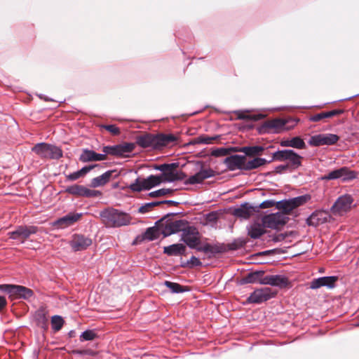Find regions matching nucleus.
<instances>
[{"mask_svg": "<svg viewBox=\"0 0 359 359\" xmlns=\"http://www.w3.org/2000/svg\"><path fill=\"white\" fill-rule=\"evenodd\" d=\"M252 210L246 208H240L236 210L235 215L238 217L248 219L250 217Z\"/></svg>", "mask_w": 359, "mask_h": 359, "instance_id": "42", "label": "nucleus"}, {"mask_svg": "<svg viewBox=\"0 0 359 359\" xmlns=\"http://www.w3.org/2000/svg\"><path fill=\"white\" fill-rule=\"evenodd\" d=\"M238 118L241 120H245V119H254L252 116L249 115H246L243 114V112H238Z\"/></svg>", "mask_w": 359, "mask_h": 359, "instance_id": "54", "label": "nucleus"}, {"mask_svg": "<svg viewBox=\"0 0 359 359\" xmlns=\"http://www.w3.org/2000/svg\"><path fill=\"white\" fill-rule=\"evenodd\" d=\"M288 278L283 275L265 276L262 280V285H269L278 287H285L289 285Z\"/></svg>", "mask_w": 359, "mask_h": 359, "instance_id": "17", "label": "nucleus"}, {"mask_svg": "<svg viewBox=\"0 0 359 359\" xmlns=\"http://www.w3.org/2000/svg\"><path fill=\"white\" fill-rule=\"evenodd\" d=\"M302 156L291 149L278 151L273 154V160L289 161L292 165L295 168L301 165Z\"/></svg>", "mask_w": 359, "mask_h": 359, "instance_id": "10", "label": "nucleus"}, {"mask_svg": "<svg viewBox=\"0 0 359 359\" xmlns=\"http://www.w3.org/2000/svg\"><path fill=\"white\" fill-rule=\"evenodd\" d=\"M324 213L321 212L313 213L308 219V223L309 225H318L319 223H323L327 221L326 217L322 218Z\"/></svg>", "mask_w": 359, "mask_h": 359, "instance_id": "34", "label": "nucleus"}, {"mask_svg": "<svg viewBox=\"0 0 359 359\" xmlns=\"http://www.w3.org/2000/svg\"><path fill=\"white\" fill-rule=\"evenodd\" d=\"M353 203V199L351 195L341 196L332 206L331 211L335 215H342L350 210Z\"/></svg>", "mask_w": 359, "mask_h": 359, "instance_id": "7", "label": "nucleus"}, {"mask_svg": "<svg viewBox=\"0 0 359 359\" xmlns=\"http://www.w3.org/2000/svg\"><path fill=\"white\" fill-rule=\"evenodd\" d=\"M161 233V231L158 228L154 226L149 227L143 234V239L152 241L158 238Z\"/></svg>", "mask_w": 359, "mask_h": 359, "instance_id": "31", "label": "nucleus"}, {"mask_svg": "<svg viewBox=\"0 0 359 359\" xmlns=\"http://www.w3.org/2000/svg\"><path fill=\"white\" fill-rule=\"evenodd\" d=\"M102 195V192L98 190H94L88 189L86 187H84L83 189V197H88V198H96L99 197Z\"/></svg>", "mask_w": 359, "mask_h": 359, "instance_id": "43", "label": "nucleus"}, {"mask_svg": "<svg viewBox=\"0 0 359 359\" xmlns=\"http://www.w3.org/2000/svg\"><path fill=\"white\" fill-rule=\"evenodd\" d=\"M212 138L210 137H200L198 142L203 144H210L211 142Z\"/></svg>", "mask_w": 359, "mask_h": 359, "instance_id": "56", "label": "nucleus"}, {"mask_svg": "<svg viewBox=\"0 0 359 359\" xmlns=\"http://www.w3.org/2000/svg\"><path fill=\"white\" fill-rule=\"evenodd\" d=\"M341 168L332 170L327 175L323 177V180H337L340 179L341 174Z\"/></svg>", "mask_w": 359, "mask_h": 359, "instance_id": "44", "label": "nucleus"}, {"mask_svg": "<svg viewBox=\"0 0 359 359\" xmlns=\"http://www.w3.org/2000/svg\"><path fill=\"white\" fill-rule=\"evenodd\" d=\"M79 160L83 163L101 161L105 160V154H97L93 150L84 149L80 155Z\"/></svg>", "mask_w": 359, "mask_h": 359, "instance_id": "21", "label": "nucleus"}, {"mask_svg": "<svg viewBox=\"0 0 359 359\" xmlns=\"http://www.w3.org/2000/svg\"><path fill=\"white\" fill-rule=\"evenodd\" d=\"M245 156L242 155H231L224 160L226 168L231 171L244 170Z\"/></svg>", "mask_w": 359, "mask_h": 359, "instance_id": "16", "label": "nucleus"}, {"mask_svg": "<svg viewBox=\"0 0 359 359\" xmlns=\"http://www.w3.org/2000/svg\"><path fill=\"white\" fill-rule=\"evenodd\" d=\"M291 139L285 140L280 142V146L291 147Z\"/></svg>", "mask_w": 359, "mask_h": 359, "instance_id": "57", "label": "nucleus"}, {"mask_svg": "<svg viewBox=\"0 0 359 359\" xmlns=\"http://www.w3.org/2000/svg\"><path fill=\"white\" fill-rule=\"evenodd\" d=\"M178 166V163H172L170 164H161L158 165L156 169L163 172V173H166L170 168H176Z\"/></svg>", "mask_w": 359, "mask_h": 359, "instance_id": "46", "label": "nucleus"}, {"mask_svg": "<svg viewBox=\"0 0 359 359\" xmlns=\"http://www.w3.org/2000/svg\"><path fill=\"white\" fill-rule=\"evenodd\" d=\"M114 172V170H108L102 175L93 178L91 180V187L95 188L104 186L110 180Z\"/></svg>", "mask_w": 359, "mask_h": 359, "instance_id": "26", "label": "nucleus"}, {"mask_svg": "<svg viewBox=\"0 0 359 359\" xmlns=\"http://www.w3.org/2000/svg\"><path fill=\"white\" fill-rule=\"evenodd\" d=\"M39 228L32 225H21L16 227L15 231L8 232L9 238L18 240L20 243H24L32 235L36 233Z\"/></svg>", "mask_w": 359, "mask_h": 359, "instance_id": "6", "label": "nucleus"}, {"mask_svg": "<svg viewBox=\"0 0 359 359\" xmlns=\"http://www.w3.org/2000/svg\"><path fill=\"white\" fill-rule=\"evenodd\" d=\"M102 223L107 228H119L132 224V216L126 212L109 207L100 212Z\"/></svg>", "mask_w": 359, "mask_h": 359, "instance_id": "1", "label": "nucleus"}, {"mask_svg": "<svg viewBox=\"0 0 359 359\" xmlns=\"http://www.w3.org/2000/svg\"><path fill=\"white\" fill-rule=\"evenodd\" d=\"M182 241L190 248L197 250L200 244L199 232L197 229L194 226H185L182 231Z\"/></svg>", "mask_w": 359, "mask_h": 359, "instance_id": "8", "label": "nucleus"}, {"mask_svg": "<svg viewBox=\"0 0 359 359\" xmlns=\"http://www.w3.org/2000/svg\"><path fill=\"white\" fill-rule=\"evenodd\" d=\"M343 112H344V111L341 109H334V110H332L330 111L321 112V113L315 114L313 116H311L309 118V120L311 121L318 122V121H321L323 118H328L333 117L334 116L339 115V114H342Z\"/></svg>", "mask_w": 359, "mask_h": 359, "instance_id": "29", "label": "nucleus"}, {"mask_svg": "<svg viewBox=\"0 0 359 359\" xmlns=\"http://www.w3.org/2000/svg\"><path fill=\"white\" fill-rule=\"evenodd\" d=\"M32 151L43 158L59 159L62 156L60 147L43 142L36 144Z\"/></svg>", "mask_w": 359, "mask_h": 359, "instance_id": "3", "label": "nucleus"}, {"mask_svg": "<svg viewBox=\"0 0 359 359\" xmlns=\"http://www.w3.org/2000/svg\"><path fill=\"white\" fill-rule=\"evenodd\" d=\"M215 172L211 168H202L195 175L190 176L184 181V184H196L202 183L205 180L215 176Z\"/></svg>", "mask_w": 359, "mask_h": 359, "instance_id": "14", "label": "nucleus"}, {"mask_svg": "<svg viewBox=\"0 0 359 359\" xmlns=\"http://www.w3.org/2000/svg\"><path fill=\"white\" fill-rule=\"evenodd\" d=\"M79 337H99L95 330H87L83 332Z\"/></svg>", "mask_w": 359, "mask_h": 359, "instance_id": "50", "label": "nucleus"}, {"mask_svg": "<svg viewBox=\"0 0 359 359\" xmlns=\"http://www.w3.org/2000/svg\"><path fill=\"white\" fill-rule=\"evenodd\" d=\"M172 190L170 189H161L149 194V196L152 198L159 197L172 193Z\"/></svg>", "mask_w": 359, "mask_h": 359, "instance_id": "45", "label": "nucleus"}, {"mask_svg": "<svg viewBox=\"0 0 359 359\" xmlns=\"http://www.w3.org/2000/svg\"><path fill=\"white\" fill-rule=\"evenodd\" d=\"M82 213L70 212L65 216L59 218L53 223V226L58 229H65L73 225L75 222L80 219Z\"/></svg>", "mask_w": 359, "mask_h": 359, "instance_id": "15", "label": "nucleus"}, {"mask_svg": "<svg viewBox=\"0 0 359 359\" xmlns=\"http://www.w3.org/2000/svg\"><path fill=\"white\" fill-rule=\"evenodd\" d=\"M186 248L183 244H172L163 248V252L169 256H177L185 252Z\"/></svg>", "mask_w": 359, "mask_h": 359, "instance_id": "27", "label": "nucleus"}, {"mask_svg": "<svg viewBox=\"0 0 359 359\" xmlns=\"http://www.w3.org/2000/svg\"><path fill=\"white\" fill-rule=\"evenodd\" d=\"M162 183L160 175H149L145 179L137 178L128 187L134 192H140L143 190H149Z\"/></svg>", "mask_w": 359, "mask_h": 359, "instance_id": "5", "label": "nucleus"}, {"mask_svg": "<svg viewBox=\"0 0 359 359\" xmlns=\"http://www.w3.org/2000/svg\"><path fill=\"white\" fill-rule=\"evenodd\" d=\"M197 250L200 252H203L205 253H210V254H218L222 253L226 251V247L224 244L221 243H215V244H210V243H205L202 246H199L197 248Z\"/></svg>", "mask_w": 359, "mask_h": 359, "instance_id": "24", "label": "nucleus"}, {"mask_svg": "<svg viewBox=\"0 0 359 359\" xmlns=\"http://www.w3.org/2000/svg\"><path fill=\"white\" fill-rule=\"evenodd\" d=\"M264 147L262 146H253V147H244L240 149L238 151L245 153L247 156H255L259 154L264 151ZM237 151L236 149H233Z\"/></svg>", "mask_w": 359, "mask_h": 359, "instance_id": "32", "label": "nucleus"}, {"mask_svg": "<svg viewBox=\"0 0 359 359\" xmlns=\"http://www.w3.org/2000/svg\"><path fill=\"white\" fill-rule=\"evenodd\" d=\"M356 325H359V323L356 324Z\"/></svg>", "mask_w": 359, "mask_h": 359, "instance_id": "63", "label": "nucleus"}, {"mask_svg": "<svg viewBox=\"0 0 359 359\" xmlns=\"http://www.w3.org/2000/svg\"><path fill=\"white\" fill-rule=\"evenodd\" d=\"M341 174L340 175V179L343 182H346L349 180H352L357 177V173L355 171L351 170L347 167H342L341 168Z\"/></svg>", "mask_w": 359, "mask_h": 359, "instance_id": "33", "label": "nucleus"}, {"mask_svg": "<svg viewBox=\"0 0 359 359\" xmlns=\"http://www.w3.org/2000/svg\"><path fill=\"white\" fill-rule=\"evenodd\" d=\"M309 199V196L307 195L301 196L291 198L294 208H296L303 204H304Z\"/></svg>", "mask_w": 359, "mask_h": 359, "instance_id": "40", "label": "nucleus"}, {"mask_svg": "<svg viewBox=\"0 0 359 359\" xmlns=\"http://www.w3.org/2000/svg\"><path fill=\"white\" fill-rule=\"evenodd\" d=\"M276 206L278 209L283 210L285 212L284 214L289 213L294 209L291 199L278 201L276 203Z\"/></svg>", "mask_w": 359, "mask_h": 359, "instance_id": "36", "label": "nucleus"}, {"mask_svg": "<svg viewBox=\"0 0 359 359\" xmlns=\"http://www.w3.org/2000/svg\"><path fill=\"white\" fill-rule=\"evenodd\" d=\"M96 165H91L88 166L83 167L81 170H79V172L81 173V176H84L86 174H87L88 172H90L92 169H93L95 167H96Z\"/></svg>", "mask_w": 359, "mask_h": 359, "instance_id": "52", "label": "nucleus"}, {"mask_svg": "<svg viewBox=\"0 0 359 359\" xmlns=\"http://www.w3.org/2000/svg\"><path fill=\"white\" fill-rule=\"evenodd\" d=\"M102 127L113 135H118L120 133L119 128H117L115 125H105Z\"/></svg>", "mask_w": 359, "mask_h": 359, "instance_id": "48", "label": "nucleus"}, {"mask_svg": "<svg viewBox=\"0 0 359 359\" xmlns=\"http://www.w3.org/2000/svg\"><path fill=\"white\" fill-rule=\"evenodd\" d=\"M135 145L133 143H125L123 144H117L114 146H106L103 147V154L107 155H112L116 156H123L126 154L133 151Z\"/></svg>", "mask_w": 359, "mask_h": 359, "instance_id": "12", "label": "nucleus"}, {"mask_svg": "<svg viewBox=\"0 0 359 359\" xmlns=\"http://www.w3.org/2000/svg\"><path fill=\"white\" fill-rule=\"evenodd\" d=\"M164 284L173 293H181V292H183L185 291V290L183 289V287L177 283H172V282L166 280V281H165Z\"/></svg>", "mask_w": 359, "mask_h": 359, "instance_id": "38", "label": "nucleus"}, {"mask_svg": "<svg viewBox=\"0 0 359 359\" xmlns=\"http://www.w3.org/2000/svg\"><path fill=\"white\" fill-rule=\"evenodd\" d=\"M339 137L335 134H318L311 137L309 144L312 147L333 145L338 142Z\"/></svg>", "mask_w": 359, "mask_h": 359, "instance_id": "11", "label": "nucleus"}, {"mask_svg": "<svg viewBox=\"0 0 359 359\" xmlns=\"http://www.w3.org/2000/svg\"><path fill=\"white\" fill-rule=\"evenodd\" d=\"M0 290L8 293L11 299H29L34 295L31 289L22 285L3 284L0 285Z\"/></svg>", "mask_w": 359, "mask_h": 359, "instance_id": "4", "label": "nucleus"}, {"mask_svg": "<svg viewBox=\"0 0 359 359\" xmlns=\"http://www.w3.org/2000/svg\"><path fill=\"white\" fill-rule=\"evenodd\" d=\"M84 186L74 184L66 188L65 192L74 196H83Z\"/></svg>", "mask_w": 359, "mask_h": 359, "instance_id": "37", "label": "nucleus"}, {"mask_svg": "<svg viewBox=\"0 0 359 359\" xmlns=\"http://www.w3.org/2000/svg\"><path fill=\"white\" fill-rule=\"evenodd\" d=\"M276 202L273 200H266L263 201L260 205L259 208L262 209L271 208L275 205Z\"/></svg>", "mask_w": 359, "mask_h": 359, "instance_id": "51", "label": "nucleus"}, {"mask_svg": "<svg viewBox=\"0 0 359 359\" xmlns=\"http://www.w3.org/2000/svg\"><path fill=\"white\" fill-rule=\"evenodd\" d=\"M160 204H163V202L156 201V202H151V203H147L144 205H142L139 209L138 212L144 214L148 212H149L154 207L157 206Z\"/></svg>", "mask_w": 359, "mask_h": 359, "instance_id": "39", "label": "nucleus"}, {"mask_svg": "<svg viewBox=\"0 0 359 359\" xmlns=\"http://www.w3.org/2000/svg\"><path fill=\"white\" fill-rule=\"evenodd\" d=\"M77 352L79 353H84L86 351H77Z\"/></svg>", "mask_w": 359, "mask_h": 359, "instance_id": "60", "label": "nucleus"}, {"mask_svg": "<svg viewBox=\"0 0 359 359\" xmlns=\"http://www.w3.org/2000/svg\"><path fill=\"white\" fill-rule=\"evenodd\" d=\"M291 147L296 149H304L306 147L305 142L299 137H294L291 138Z\"/></svg>", "mask_w": 359, "mask_h": 359, "instance_id": "41", "label": "nucleus"}, {"mask_svg": "<svg viewBox=\"0 0 359 359\" xmlns=\"http://www.w3.org/2000/svg\"><path fill=\"white\" fill-rule=\"evenodd\" d=\"M270 287H262L255 290L247 299L250 304H260L266 302L276 295Z\"/></svg>", "mask_w": 359, "mask_h": 359, "instance_id": "9", "label": "nucleus"}, {"mask_svg": "<svg viewBox=\"0 0 359 359\" xmlns=\"http://www.w3.org/2000/svg\"><path fill=\"white\" fill-rule=\"evenodd\" d=\"M285 167V166H282L280 167V169H284Z\"/></svg>", "mask_w": 359, "mask_h": 359, "instance_id": "62", "label": "nucleus"}, {"mask_svg": "<svg viewBox=\"0 0 359 359\" xmlns=\"http://www.w3.org/2000/svg\"><path fill=\"white\" fill-rule=\"evenodd\" d=\"M266 162V160L262 158H255L254 159L250 160L249 161H246L245 159L244 170H250L257 168L262 165H265Z\"/></svg>", "mask_w": 359, "mask_h": 359, "instance_id": "30", "label": "nucleus"}, {"mask_svg": "<svg viewBox=\"0 0 359 359\" xmlns=\"http://www.w3.org/2000/svg\"><path fill=\"white\" fill-rule=\"evenodd\" d=\"M186 224L184 220H175L167 223L162 229L161 233L164 237H167L171 234L182 231Z\"/></svg>", "mask_w": 359, "mask_h": 359, "instance_id": "20", "label": "nucleus"}, {"mask_svg": "<svg viewBox=\"0 0 359 359\" xmlns=\"http://www.w3.org/2000/svg\"><path fill=\"white\" fill-rule=\"evenodd\" d=\"M338 278L337 276H324L318 278L313 279L310 284V288L318 289L321 287H327L328 288H333Z\"/></svg>", "mask_w": 359, "mask_h": 359, "instance_id": "19", "label": "nucleus"}, {"mask_svg": "<svg viewBox=\"0 0 359 359\" xmlns=\"http://www.w3.org/2000/svg\"><path fill=\"white\" fill-rule=\"evenodd\" d=\"M64 320L63 318L57 315L53 316L51 318V328L54 331V332H56L61 330L64 325Z\"/></svg>", "mask_w": 359, "mask_h": 359, "instance_id": "35", "label": "nucleus"}, {"mask_svg": "<svg viewBox=\"0 0 359 359\" xmlns=\"http://www.w3.org/2000/svg\"><path fill=\"white\" fill-rule=\"evenodd\" d=\"M92 244V240L83 235L76 234L70 241V246L74 251L86 250Z\"/></svg>", "mask_w": 359, "mask_h": 359, "instance_id": "18", "label": "nucleus"}, {"mask_svg": "<svg viewBox=\"0 0 359 359\" xmlns=\"http://www.w3.org/2000/svg\"><path fill=\"white\" fill-rule=\"evenodd\" d=\"M84 339L86 340H88V339H93V338H88V337H86V338H83Z\"/></svg>", "mask_w": 359, "mask_h": 359, "instance_id": "61", "label": "nucleus"}, {"mask_svg": "<svg viewBox=\"0 0 359 359\" xmlns=\"http://www.w3.org/2000/svg\"><path fill=\"white\" fill-rule=\"evenodd\" d=\"M248 233L252 238H259L265 233L264 226L259 223H253L248 227Z\"/></svg>", "mask_w": 359, "mask_h": 359, "instance_id": "28", "label": "nucleus"}, {"mask_svg": "<svg viewBox=\"0 0 359 359\" xmlns=\"http://www.w3.org/2000/svg\"><path fill=\"white\" fill-rule=\"evenodd\" d=\"M287 217L283 212H276L266 215L262 219L264 226L271 229H278L287 222Z\"/></svg>", "mask_w": 359, "mask_h": 359, "instance_id": "13", "label": "nucleus"}, {"mask_svg": "<svg viewBox=\"0 0 359 359\" xmlns=\"http://www.w3.org/2000/svg\"><path fill=\"white\" fill-rule=\"evenodd\" d=\"M74 331L73 330H71L69 332V337H73V335L74 334Z\"/></svg>", "mask_w": 359, "mask_h": 359, "instance_id": "59", "label": "nucleus"}, {"mask_svg": "<svg viewBox=\"0 0 359 359\" xmlns=\"http://www.w3.org/2000/svg\"><path fill=\"white\" fill-rule=\"evenodd\" d=\"M163 203H167V204H169V205H177L178 204L177 202L176 201H162Z\"/></svg>", "mask_w": 359, "mask_h": 359, "instance_id": "58", "label": "nucleus"}, {"mask_svg": "<svg viewBox=\"0 0 359 359\" xmlns=\"http://www.w3.org/2000/svg\"><path fill=\"white\" fill-rule=\"evenodd\" d=\"M285 121L282 119L276 118L266 122L263 126V129L267 131V133H280L284 130L285 126Z\"/></svg>", "mask_w": 359, "mask_h": 359, "instance_id": "22", "label": "nucleus"}, {"mask_svg": "<svg viewBox=\"0 0 359 359\" xmlns=\"http://www.w3.org/2000/svg\"><path fill=\"white\" fill-rule=\"evenodd\" d=\"M263 271H257L248 273L243 279V283H258L262 285V280L264 279Z\"/></svg>", "mask_w": 359, "mask_h": 359, "instance_id": "25", "label": "nucleus"}, {"mask_svg": "<svg viewBox=\"0 0 359 359\" xmlns=\"http://www.w3.org/2000/svg\"><path fill=\"white\" fill-rule=\"evenodd\" d=\"M81 177L79 170L66 175V178L69 181H75Z\"/></svg>", "mask_w": 359, "mask_h": 359, "instance_id": "49", "label": "nucleus"}, {"mask_svg": "<svg viewBox=\"0 0 359 359\" xmlns=\"http://www.w3.org/2000/svg\"><path fill=\"white\" fill-rule=\"evenodd\" d=\"M189 262L194 265V266H201V262L196 257L194 256H192L191 258H190V261Z\"/></svg>", "mask_w": 359, "mask_h": 359, "instance_id": "53", "label": "nucleus"}, {"mask_svg": "<svg viewBox=\"0 0 359 359\" xmlns=\"http://www.w3.org/2000/svg\"><path fill=\"white\" fill-rule=\"evenodd\" d=\"M177 137L172 134L153 135L146 133L137 137V144L142 148L159 149L171 142H175Z\"/></svg>", "mask_w": 359, "mask_h": 359, "instance_id": "2", "label": "nucleus"}, {"mask_svg": "<svg viewBox=\"0 0 359 359\" xmlns=\"http://www.w3.org/2000/svg\"><path fill=\"white\" fill-rule=\"evenodd\" d=\"M7 301L3 296H0V311H2L6 306Z\"/></svg>", "mask_w": 359, "mask_h": 359, "instance_id": "55", "label": "nucleus"}, {"mask_svg": "<svg viewBox=\"0 0 359 359\" xmlns=\"http://www.w3.org/2000/svg\"><path fill=\"white\" fill-rule=\"evenodd\" d=\"M175 168H170L166 173H162L160 177L162 178V182H172L177 180H183L187 175L182 171H177Z\"/></svg>", "mask_w": 359, "mask_h": 359, "instance_id": "23", "label": "nucleus"}, {"mask_svg": "<svg viewBox=\"0 0 359 359\" xmlns=\"http://www.w3.org/2000/svg\"><path fill=\"white\" fill-rule=\"evenodd\" d=\"M229 154V149L226 148H219L212 151V155L215 156H224Z\"/></svg>", "mask_w": 359, "mask_h": 359, "instance_id": "47", "label": "nucleus"}]
</instances>
